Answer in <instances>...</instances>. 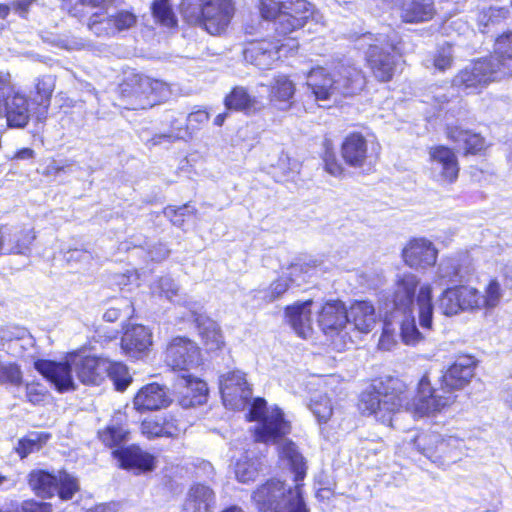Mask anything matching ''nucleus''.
<instances>
[{
    "instance_id": "a19ab883",
    "label": "nucleus",
    "mask_w": 512,
    "mask_h": 512,
    "mask_svg": "<svg viewBox=\"0 0 512 512\" xmlns=\"http://www.w3.org/2000/svg\"><path fill=\"white\" fill-rule=\"evenodd\" d=\"M224 103L227 109L249 111L254 108L257 100L248 93L246 88L237 86L225 97Z\"/></svg>"
},
{
    "instance_id": "393cba45",
    "label": "nucleus",
    "mask_w": 512,
    "mask_h": 512,
    "mask_svg": "<svg viewBox=\"0 0 512 512\" xmlns=\"http://www.w3.org/2000/svg\"><path fill=\"white\" fill-rule=\"evenodd\" d=\"M178 386L182 388L180 403L183 407H194L206 402L208 388L201 379L190 374H183L179 378Z\"/></svg>"
},
{
    "instance_id": "7c9ffc66",
    "label": "nucleus",
    "mask_w": 512,
    "mask_h": 512,
    "mask_svg": "<svg viewBox=\"0 0 512 512\" xmlns=\"http://www.w3.org/2000/svg\"><path fill=\"white\" fill-rule=\"evenodd\" d=\"M487 60L494 62L500 75L512 76V32L499 36L494 45V53Z\"/></svg>"
},
{
    "instance_id": "c9c22d12",
    "label": "nucleus",
    "mask_w": 512,
    "mask_h": 512,
    "mask_svg": "<svg viewBox=\"0 0 512 512\" xmlns=\"http://www.w3.org/2000/svg\"><path fill=\"white\" fill-rule=\"evenodd\" d=\"M447 137L453 141L459 149H462L465 154H476L480 152L485 145V141L480 134L462 129L459 126H448Z\"/></svg>"
},
{
    "instance_id": "e433bc0d",
    "label": "nucleus",
    "mask_w": 512,
    "mask_h": 512,
    "mask_svg": "<svg viewBox=\"0 0 512 512\" xmlns=\"http://www.w3.org/2000/svg\"><path fill=\"white\" fill-rule=\"evenodd\" d=\"M208 119H209V114L205 110H198V111L192 112L187 116V124H186L185 129L178 128L176 133L155 135L151 139V142L153 145H157V144H160L163 139H167L169 141L175 140V139H184V138L190 136V133H189L190 128L192 130L198 129V126L200 124L207 122Z\"/></svg>"
},
{
    "instance_id": "4c0bfd02",
    "label": "nucleus",
    "mask_w": 512,
    "mask_h": 512,
    "mask_svg": "<svg viewBox=\"0 0 512 512\" xmlns=\"http://www.w3.org/2000/svg\"><path fill=\"white\" fill-rule=\"evenodd\" d=\"M418 307L419 324L423 330H430L432 327L433 304L432 288L426 284L420 287L416 297Z\"/></svg>"
},
{
    "instance_id": "39448f33",
    "label": "nucleus",
    "mask_w": 512,
    "mask_h": 512,
    "mask_svg": "<svg viewBox=\"0 0 512 512\" xmlns=\"http://www.w3.org/2000/svg\"><path fill=\"white\" fill-rule=\"evenodd\" d=\"M252 500L260 512H309L298 483L287 488L283 482L271 479L253 492Z\"/></svg>"
},
{
    "instance_id": "f03ea898",
    "label": "nucleus",
    "mask_w": 512,
    "mask_h": 512,
    "mask_svg": "<svg viewBox=\"0 0 512 512\" xmlns=\"http://www.w3.org/2000/svg\"><path fill=\"white\" fill-rule=\"evenodd\" d=\"M34 367L59 392H66L76 389L72 372L83 384H100L106 378L109 360L75 354L63 363L40 359L35 361Z\"/></svg>"
},
{
    "instance_id": "f257e3e1",
    "label": "nucleus",
    "mask_w": 512,
    "mask_h": 512,
    "mask_svg": "<svg viewBox=\"0 0 512 512\" xmlns=\"http://www.w3.org/2000/svg\"><path fill=\"white\" fill-rule=\"evenodd\" d=\"M475 368L474 357L458 356L439 378V388L433 387L429 377L424 375L418 383L417 395L413 399L410 391L399 379L389 378L361 394L359 409L364 414L374 415L385 424H391L392 414L402 408H414L420 415L440 411L454 402V391L461 390L469 384Z\"/></svg>"
},
{
    "instance_id": "6e6d98bb",
    "label": "nucleus",
    "mask_w": 512,
    "mask_h": 512,
    "mask_svg": "<svg viewBox=\"0 0 512 512\" xmlns=\"http://www.w3.org/2000/svg\"><path fill=\"white\" fill-rule=\"evenodd\" d=\"M309 408L319 423H326L333 413L331 400L324 395L311 399Z\"/></svg>"
},
{
    "instance_id": "a18cd8bd",
    "label": "nucleus",
    "mask_w": 512,
    "mask_h": 512,
    "mask_svg": "<svg viewBox=\"0 0 512 512\" xmlns=\"http://www.w3.org/2000/svg\"><path fill=\"white\" fill-rule=\"evenodd\" d=\"M205 7V0H182L180 12L188 24L200 26Z\"/></svg>"
},
{
    "instance_id": "1a4fd4ad",
    "label": "nucleus",
    "mask_w": 512,
    "mask_h": 512,
    "mask_svg": "<svg viewBox=\"0 0 512 512\" xmlns=\"http://www.w3.org/2000/svg\"><path fill=\"white\" fill-rule=\"evenodd\" d=\"M29 485L35 493L43 498L57 494L61 500H70L79 490L78 480L66 471L56 474L37 469L29 474Z\"/></svg>"
},
{
    "instance_id": "9d476101",
    "label": "nucleus",
    "mask_w": 512,
    "mask_h": 512,
    "mask_svg": "<svg viewBox=\"0 0 512 512\" xmlns=\"http://www.w3.org/2000/svg\"><path fill=\"white\" fill-rule=\"evenodd\" d=\"M494 65L496 64L487 58L474 61L453 78L452 86L467 91V93H474L491 81L503 78Z\"/></svg>"
},
{
    "instance_id": "864d4df0",
    "label": "nucleus",
    "mask_w": 512,
    "mask_h": 512,
    "mask_svg": "<svg viewBox=\"0 0 512 512\" xmlns=\"http://www.w3.org/2000/svg\"><path fill=\"white\" fill-rule=\"evenodd\" d=\"M290 285L292 284L289 281L288 276L285 274V276H281L274 281L269 288L256 291L255 297L268 303L273 302L279 299L288 290Z\"/></svg>"
},
{
    "instance_id": "09e8293b",
    "label": "nucleus",
    "mask_w": 512,
    "mask_h": 512,
    "mask_svg": "<svg viewBox=\"0 0 512 512\" xmlns=\"http://www.w3.org/2000/svg\"><path fill=\"white\" fill-rule=\"evenodd\" d=\"M155 20L161 25L172 28L177 25V18L173 12L169 0H155L151 6Z\"/></svg>"
},
{
    "instance_id": "774afa93",
    "label": "nucleus",
    "mask_w": 512,
    "mask_h": 512,
    "mask_svg": "<svg viewBox=\"0 0 512 512\" xmlns=\"http://www.w3.org/2000/svg\"><path fill=\"white\" fill-rule=\"evenodd\" d=\"M26 397L29 402L39 404L44 400L45 389L38 383H28L26 385Z\"/></svg>"
},
{
    "instance_id": "aec40b11",
    "label": "nucleus",
    "mask_w": 512,
    "mask_h": 512,
    "mask_svg": "<svg viewBox=\"0 0 512 512\" xmlns=\"http://www.w3.org/2000/svg\"><path fill=\"white\" fill-rule=\"evenodd\" d=\"M347 309L342 301H329L322 307L318 323L326 335L339 333L347 324Z\"/></svg>"
},
{
    "instance_id": "9b49d317",
    "label": "nucleus",
    "mask_w": 512,
    "mask_h": 512,
    "mask_svg": "<svg viewBox=\"0 0 512 512\" xmlns=\"http://www.w3.org/2000/svg\"><path fill=\"white\" fill-rule=\"evenodd\" d=\"M220 391L223 403L230 409H243L250 401L252 389L240 370L230 371L220 377Z\"/></svg>"
},
{
    "instance_id": "a878e982",
    "label": "nucleus",
    "mask_w": 512,
    "mask_h": 512,
    "mask_svg": "<svg viewBox=\"0 0 512 512\" xmlns=\"http://www.w3.org/2000/svg\"><path fill=\"white\" fill-rule=\"evenodd\" d=\"M274 444H278V451L280 458L287 462L292 473L294 474L295 482L302 481L306 476L307 465L305 458L299 452L298 447L294 442L286 438V435L281 437Z\"/></svg>"
},
{
    "instance_id": "680f3d73",
    "label": "nucleus",
    "mask_w": 512,
    "mask_h": 512,
    "mask_svg": "<svg viewBox=\"0 0 512 512\" xmlns=\"http://www.w3.org/2000/svg\"><path fill=\"white\" fill-rule=\"evenodd\" d=\"M112 15L116 34L134 27L137 23V16L129 10H118Z\"/></svg>"
},
{
    "instance_id": "b1692460",
    "label": "nucleus",
    "mask_w": 512,
    "mask_h": 512,
    "mask_svg": "<svg viewBox=\"0 0 512 512\" xmlns=\"http://www.w3.org/2000/svg\"><path fill=\"white\" fill-rule=\"evenodd\" d=\"M344 161L352 167H363L372 156L368 152V143L360 133L349 134L341 146Z\"/></svg>"
},
{
    "instance_id": "6ab92c4d",
    "label": "nucleus",
    "mask_w": 512,
    "mask_h": 512,
    "mask_svg": "<svg viewBox=\"0 0 512 512\" xmlns=\"http://www.w3.org/2000/svg\"><path fill=\"white\" fill-rule=\"evenodd\" d=\"M402 255L409 267L425 269L436 263L438 251L430 240L414 238L405 246Z\"/></svg>"
},
{
    "instance_id": "4d7b16f0",
    "label": "nucleus",
    "mask_w": 512,
    "mask_h": 512,
    "mask_svg": "<svg viewBox=\"0 0 512 512\" xmlns=\"http://www.w3.org/2000/svg\"><path fill=\"white\" fill-rule=\"evenodd\" d=\"M22 382V372L15 363L0 361V384L20 385Z\"/></svg>"
},
{
    "instance_id": "0eeeda50",
    "label": "nucleus",
    "mask_w": 512,
    "mask_h": 512,
    "mask_svg": "<svg viewBox=\"0 0 512 512\" xmlns=\"http://www.w3.org/2000/svg\"><path fill=\"white\" fill-rule=\"evenodd\" d=\"M249 419L257 421L254 437L257 442H276L291 431V425L279 408L268 410L263 398H255L249 411Z\"/></svg>"
},
{
    "instance_id": "338daca9",
    "label": "nucleus",
    "mask_w": 512,
    "mask_h": 512,
    "mask_svg": "<svg viewBox=\"0 0 512 512\" xmlns=\"http://www.w3.org/2000/svg\"><path fill=\"white\" fill-rule=\"evenodd\" d=\"M162 417L147 418L141 423V432L147 438L163 437V430H161Z\"/></svg>"
},
{
    "instance_id": "f8f14e48",
    "label": "nucleus",
    "mask_w": 512,
    "mask_h": 512,
    "mask_svg": "<svg viewBox=\"0 0 512 512\" xmlns=\"http://www.w3.org/2000/svg\"><path fill=\"white\" fill-rule=\"evenodd\" d=\"M165 363L174 371H189L200 363L197 344L186 337H176L167 346Z\"/></svg>"
},
{
    "instance_id": "473e14b6",
    "label": "nucleus",
    "mask_w": 512,
    "mask_h": 512,
    "mask_svg": "<svg viewBox=\"0 0 512 512\" xmlns=\"http://www.w3.org/2000/svg\"><path fill=\"white\" fill-rule=\"evenodd\" d=\"M435 13L433 0H405L400 9V17L406 23L427 22Z\"/></svg>"
},
{
    "instance_id": "8fccbe9b",
    "label": "nucleus",
    "mask_w": 512,
    "mask_h": 512,
    "mask_svg": "<svg viewBox=\"0 0 512 512\" xmlns=\"http://www.w3.org/2000/svg\"><path fill=\"white\" fill-rule=\"evenodd\" d=\"M260 463L258 460L247 457L239 459L235 464V475L239 482L249 483L254 481L259 474Z\"/></svg>"
},
{
    "instance_id": "ea45409f",
    "label": "nucleus",
    "mask_w": 512,
    "mask_h": 512,
    "mask_svg": "<svg viewBox=\"0 0 512 512\" xmlns=\"http://www.w3.org/2000/svg\"><path fill=\"white\" fill-rule=\"evenodd\" d=\"M459 260L455 257L443 258L438 266L435 281L446 285L462 280Z\"/></svg>"
},
{
    "instance_id": "dca6fc26",
    "label": "nucleus",
    "mask_w": 512,
    "mask_h": 512,
    "mask_svg": "<svg viewBox=\"0 0 512 512\" xmlns=\"http://www.w3.org/2000/svg\"><path fill=\"white\" fill-rule=\"evenodd\" d=\"M112 457L117 460L119 468L134 471L135 474L151 472L156 467L155 456L137 445L116 448L112 451Z\"/></svg>"
},
{
    "instance_id": "7ed1b4c3",
    "label": "nucleus",
    "mask_w": 512,
    "mask_h": 512,
    "mask_svg": "<svg viewBox=\"0 0 512 512\" xmlns=\"http://www.w3.org/2000/svg\"><path fill=\"white\" fill-rule=\"evenodd\" d=\"M366 79L361 69L354 65H342L334 75L318 67L310 71L307 85L317 100H338L339 96L357 94L365 86Z\"/></svg>"
},
{
    "instance_id": "f3484780",
    "label": "nucleus",
    "mask_w": 512,
    "mask_h": 512,
    "mask_svg": "<svg viewBox=\"0 0 512 512\" xmlns=\"http://www.w3.org/2000/svg\"><path fill=\"white\" fill-rule=\"evenodd\" d=\"M36 236L32 229L17 226H0V256L27 255Z\"/></svg>"
},
{
    "instance_id": "5fc2aeb1",
    "label": "nucleus",
    "mask_w": 512,
    "mask_h": 512,
    "mask_svg": "<svg viewBox=\"0 0 512 512\" xmlns=\"http://www.w3.org/2000/svg\"><path fill=\"white\" fill-rule=\"evenodd\" d=\"M55 83L56 79L53 75H43L36 79L35 90L38 104L49 105L52 93L55 89Z\"/></svg>"
},
{
    "instance_id": "4468645a",
    "label": "nucleus",
    "mask_w": 512,
    "mask_h": 512,
    "mask_svg": "<svg viewBox=\"0 0 512 512\" xmlns=\"http://www.w3.org/2000/svg\"><path fill=\"white\" fill-rule=\"evenodd\" d=\"M234 12L232 0H207L199 27L211 35H221L228 28Z\"/></svg>"
},
{
    "instance_id": "79ce46f5",
    "label": "nucleus",
    "mask_w": 512,
    "mask_h": 512,
    "mask_svg": "<svg viewBox=\"0 0 512 512\" xmlns=\"http://www.w3.org/2000/svg\"><path fill=\"white\" fill-rule=\"evenodd\" d=\"M87 26L99 38H111L116 35L113 15L94 13L89 17Z\"/></svg>"
},
{
    "instance_id": "052dcab7",
    "label": "nucleus",
    "mask_w": 512,
    "mask_h": 512,
    "mask_svg": "<svg viewBox=\"0 0 512 512\" xmlns=\"http://www.w3.org/2000/svg\"><path fill=\"white\" fill-rule=\"evenodd\" d=\"M195 212L196 209L189 204H184L180 207L168 206L163 211L164 215L170 219L173 225L178 227L183 225L186 216L192 215Z\"/></svg>"
},
{
    "instance_id": "13d9d810",
    "label": "nucleus",
    "mask_w": 512,
    "mask_h": 512,
    "mask_svg": "<svg viewBox=\"0 0 512 512\" xmlns=\"http://www.w3.org/2000/svg\"><path fill=\"white\" fill-rule=\"evenodd\" d=\"M283 2L275 0H260L259 11L263 19L274 20L275 31L278 34V21L282 13Z\"/></svg>"
},
{
    "instance_id": "423d86ee",
    "label": "nucleus",
    "mask_w": 512,
    "mask_h": 512,
    "mask_svg": "<svg viewBox=\"0 0 512 512\" xmlns=\"http://www.w3.org/2000/svg\"><path fill=\"white\" fill-rule=\"evenodd\" d=\"M360 45L367 46L366 61L374 77L382 82L392 79L396 66L398 37L391 33H367L360 40Z\"/></svg>"
},
{
    "instance_id": "4be33fe9",
    "label": "nucleus",
    "mask_w": 512,
    "mask_h": 512,
    "mask_svg": "<svg viewBox=\"0 0 512 512\" xmlns=\"http://www.w3.org/2000/svg\"><path fill=\"white\" fill-rule=\"evenodd\" d=\"M419 282V278L412 273H405L398 277L392 298L396 310L402 311L404 314H412V306Z\"/></svg>"
},
{
    "instance_id": "cd10ccee",
    "label": "nucleus",
    "mask_w": 512,
    "mask_h": 512,
    "mask_svg": "<svg viewBox=\"0 0 512 512\" xmlns=\"http://www.w3.org/2000/svg\"><path fill=\"white\" fill-rule=\"evenodd\" d=\"M152 344L151 333L143 325H133L122 336L121 347L132 357H138Z\"/></svg>"
},
{
    "instance_id": "c85d7f7f",
    "label": "nucleus",
    "mask_w": 512,
    "mask_h": 512,
    "mask_svg": "<svg viewBox=\"0 0 512 512\" xmlns=\"http://www.w3.org/2000/svg\"><path fill=\"white\" fill-rule=\"evenodd\" d=\"M348 324L362 333L370 332L376 324L374 306L367 301L354 302L347 310Z\"/></svg>"
},
{
    "instance_id": "49530a36",
    "label": "nucleus",
    "mask_w": 512,
    "mask_h": 512,
    "mask_svg": "<svg viewBox=\"0 0 512 512\" xmlns=\"http://www.w3.org/2000/svg\"><path fill=\"white\" fill-rule=\"evenodd\" d=\"M475 292V309L480 308H494L496 307L501 299L500 284L496 280L490 281L488 284L485 295H480L479 291L474 288Z\"/></svg>"
},
{
    "instance_id": "f704fd0d",
    "label": "nucleus",
    "mask_w": 512,
    "mask_h": 512,
    "mask_svg": "<svg viewBox=\"0 0 512 512\" xmlns=\"http://www.w3.org/2000/svg\"><path fill=\"white\" fill-rule=\"evenodd\" d=\"M198 333L207 350H218L224 345L218 324L204 314L193 312Z\"/></svg>"
},
{
    "instance_id": "5701e85b",
    "label": "nucleus",
    "mask_w": 512,
    "mask_h": 512,
    "mask_svg": "<svg viewBox=\"0 0 512 512\" xmlns=\"http://www.w3.org/2000/svg\"><path fill=\"white\" fill-rule=\"evenodd\" d=\"M244 59L261 70L270 69L279 58V46L269 41L252 42L243 52Z\"/></svg>"
},
{
    "instance_id": "bb28decb",
    "label": "nucleus",
    "mask_w": 512,
    "mask_h": 512,
    "mask_svg": "<svg viewBox=\"0 0 512 512\" xmlns=\"http://www.w3.org/2000/svg\"><path fill=\"white\" fill-rule=\"evenodd\" d=\"M464 440L456 436L443 437L440 434V440L437 443V453L434 463L438 466H448L461 460L465 454Z\"/></svg>"
},
{
    "instance_id": "de8ad7c7",
    "label": "nucleus",
    "mask_w": 512,
    "mask_h": 512,
    "mask_svg": "<svg viewBox=\"0 0 512 512\" xmlns=\"http://www.w3.org/2000/svg\"><path fill=\"white\" fill-rule=\"evenodd\" d=\"M404 315L405 317L401 321L400 325V335L402 341L406 345L415 346L425 339V334L424 332L419 331L416 326L415 318L411 316L410 313L408 316L406 314Z\"/></svg>"
},
{
    "instance_id": "412c9836",
    "label": "nucleus",
    "mask_w": 512,
    "mask_h": 512,
    "mask_svg": "<svg viewBox=\"0 0 512 512\" xmlns=\"http://www.w3.org/2000/svg\"><path fill=\"white\" fill-rule=\"evenodd\" d=\"M171 402L167 388L158 383L143 386L134 397V406L138 411L166 408Z\"/></svg>"
},
{
    "instance_id": "20e7f679",
    "label": "nucleus",
    "mask_w": 512,
    "mask_h": 512,
    "mask_svg": "<svg viewBox=\"0 0 512 512\" xmlns=\"http://www.w3.org/2000/svg\"><path fill=\"white\" fill-rule=\"evenodd\" d=\"M172 95L170 85L146 75L134 74L120 85L123 107L130 110L147 109L167 101Z\"/></svg>"
},
{
    "instance_id": "6e6552de",
    "label": "nucleus",
    "mask_w": 512,
    "mask_h": 512,
    "mask_svg": "<svg viewBox=\"0 0 512 512\" xmlns=\"http://www.w3.org/2000/svg\"><path fill=\"white\" fill-rule=\"evenodd\" d=\"M5 118L9 127L23 128L30 119L28 98L19 92L9 73L0 74V119Z\"/></svg>"
},
{
    "instance_id": "ddd939ff",
    "label": "nucleus",
    "mask_w": 512,
    "mask_h": 512,
    "mask_svg": "<svg viewBox=\"0 0 512 512\" xmlns=\"http://www.w3.org/2000/svg\"><path fill=\"white\" fill-rule=\"evenodd\" d=\"M431 177L440 184L454 183L459 174V164L453 150L445 146L430 148Z\"/></svg>"
},
{
    "instance_id": "c03bdc74",
    "label": "nucleus",
    "mask_w": 512,
    "mask_h": 512,
    "mask_svg": "<svg viewBox=\"0 0 512 512\" xmlns=\"http://www.w3.org/2000/svg\"><path fill=\"white\" fill-rule=\"evenodd\" d=\"M316 266L317 262L315 260H298L296 262H292L287 267V272L285 274L288 276L291 284L300 286L303 282L306 281L307 276H311L312 271L316 268Z\"/></svg>"
},
{
    "instance_id": "e2e57ef3",
    "label": "nucleus",
    "mask_w": 512,
    "mask_h": 512,
    "mask_svg": "<svg viewBox=\"0 0 512 512\" xmlns=\"http://www.w3.org/2000/svg\"><path fill=\"white\" fill-rule=\"evenodd\" d=\"M453 63V51L452 47L449 44L441 46L433 60L434 67L439 71H445L451 68Z\"/></svg>"
},
{
    "instance_id": "3c124183",
    "label": "nucleus",
    "mask_w": 512,
    "mask_h": 512,
    "mask_svg": "<svg viewBox=\"0 0 512 512\" xmlns=\"http://www.w3.org/2000/svg\"><path fill=\"white\" fill-rule=\"evenodd\" d=\"M106 377H109L118 391H124L132 381L127 367L120 363L109 360Z\"/></svg>"
},
{
    "instance_id": "a211bd4d",
    "label": "nucleus",
    "mask_w": 512,
    "mask_h": 512,
    "mask_svg": "<svg viewBox=\"0 0 512 512\" xmlns=\"http://www.w3.org/2000/svg\"><path fill=\"white\" fill-rule=\"evenodd\" d=\"M474 288L458 286L447 288L438 300V309L446 316H453L465 310L475 309Z\"/></svg>"
},
{
    "instance_id": "bf43d9fd",
    "label": "nucleus",
    "mask_w": 512,
    "mask_h": 512,
    "mask_svg": "<svg viewBox=\"0 0 512 512\" xmlns=\"http://www.w3.org/2000/svg\"><path fill=\"white\" fill-rule=\"evenodd\" d=\"M508 10L504 8L490 7L487 10H483L478 16L479 30L482 33H487V28L498 21L499 18H504Z\"/></svg>"
},
{
    "instance_id": "69168bd1",
    "label": "nucleus",
    "mask_w": 512,
    "mask_h": 512,
    "mask_svg": "<svg viewBox=\"0 0 512 512\" xmlns=\"http://www.w3.org/2000/svg\"><path fill=\"white\" fill-rule=\"evenodd\" d=\"M153 289L154 292L159 293L160 296H164L170 301H172L173 298L177 296L179 291L178 285L169 276L161 277Z\"/></svg>"
},
{
    "instance_id": "0e129e2a",
    "label": "nucleus",
    "mask_w": 512,
    "mask_h": 512,
    "mask_svg": "<svg viewBox=\"0 0 512 512\" xmlns=\"http://www.w3.org/2000/svg\"><path fill=\"white\" fill-rule=\"evenodd\" d=\"M325 152L323 155L324 168L327 173L334 177H340L343 174V167L338 162L334 152L330 149L329 143L325 142Z\"/></svg>"
},
{
    "instance_id": "2f4dec72",
    "label": "nucleus",
    "mask_w": 512,
    "mask_h": 512,
    "mask_svg": "<svg viewBox=\"0 0 512 512\" xmlns=\"http://www.w3.org/2000/svg\"><path fill=\"white\" fill-rule=\"evenodd\" d=\"M214 491L203 484L193 485L184 503L185 512H211L215 506Z\"/></svg>"
},
{
    "instance_id": "58836bf2",
    "label": "nucleus",
    "mask_w": 512,
    "mask_h": 512,
    "mask_svg": "<svg viewBox=\"0 0 512 512\" xmlns=\"http://www.w3.org/2000/svg\"><path fill=\"white\" fill-rule=\"evenodd\" d=\"M439 440V433H420L407 442V445L434 463L435 455L437 453V443Z\"/></svg>"
},
{
    "instance_id": "c756f323",
    "label": "nucleus",
    "mask_w": 512,
    "mask_h": 512,
    "mask_svg": "<svg viewBox=\"0 0 512 512\" xmlns=\"http://www.w3.org/2000/svg\"><path fill=\"white\" fill-rule=\"evenodd\" d=\"M311 305L312 301L307 300L288 306L285 310L290 326L302 338H307L311 333Z\"/></svg>"
},
{
    "instance_id": "603ef678",
    "label": "nucleus",
    "mask_w": 512,
    "mask_h": 512,
    "mask_svg": "<svg viewBox=\"0 0 512 512\" xmlns=\"http://www.w3.org/2000/svg\"><path fill=\"white\" fill-rule=\"evenodd\" d=\"M48 437V435L43 433H31L18 441L16 452L23 459L29 454L39 451L42 445L48 440Z\"/></svg>"
},
{
    "instance_id": "2eb2a0df",
    "label": "nucleus",
    "mask_w": 512,
    "mask_h": 512,
    "mask_svg": "<svg viewBox=\"0 0 512 512\" xmlns=\"http://www.w3.org/2000/svg\"><path fill=\"white\" fill-rule=\"evenodd\" d=\"M313 14L312 5L306 0H285L278 21V34L286 36L302 28Z\"/></svg>"
},
{
    "instance_id": "37998d69",
    "label": "nucleus",
    "mask_w": 512,
    "mask_h": 512,
    "mask_svg": "<svg viewBox=\"0 0 512 512\" xmlns=\"http://www.w3.org/2000/svg\"><path fill=\"white\" fill-rule=\"evenodd\" d=\"M100 440L108 447L120 448L128 441L129 431L122 425L110 424L98 433Z\"/></svg>"
},
{
    "instance_id": "72a5a7b5",
    "label": "nucleus",
    "mask_w": 512,
    "mask_h": 512,
    "mask_svg": "<svg viewBox=\"0 0 512 512\" xmlns=\"http://www.w3.org/2000/svg\"><path fill=\"white\" fill-rule=\"evenodd\" d=\"M295 91L294 82L287 75L279 74L270 84L269 97L280 109L287 110L292 106Z\"/></svg>"
}]
</instances>
